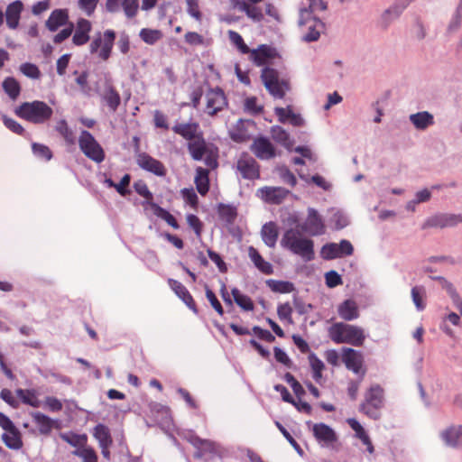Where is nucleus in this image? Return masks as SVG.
Masks as SVG:
<instances>
[{
    "label": "nucleus",
    "instance_id": "1",
    "mask_svg": "<svg viewBox=\"0 0 462 462\" xmlns=\"http://www.w3.org/2000/svg\"><path fill=\"white\" fill-rule=\"evenodd\" d=\"M301 231L297 228H290L283 234L281 245L299 255L305 262H310L315 258L314 242L303 237Z\"/></svg>",
    "mask_w": 462,
    "mask_h": 462
},
{
    "label": "nucleus",
    "instance_id": "2",
    "mask_svg": "<svg viewBox=\"0 0 462 462\" xmlns=\"http://www.w3.org/2000/svg\"><path fill=\"white\" fill-rule=\"evenodd\" d=\"M328 337L336 344L363 346L365 335L362 328L344 322H337L328 328Z\"/></svg>",
    "mask_w": 462,
    "mask_h": 462
},
{
    "label": "nucleus",
    "instance_id": "3",
    "mask_svg": "<svg viewBox=\"0 0 462 462\" xmlns=\"http://www.w3.org/2000/svg\"><path fill=\"white\" fill-rule=\"evenodd\" d=\"M17 116L34 125H44L50 121L53 109L44 101L23 102L14 110Z\"/></svg>",
    "mask_w": 462,
    "mask_h": 462
},
{
    "label": "nucleus",
    "instance_id": "4",
    "mask_svg": "<svg viewBox=\"0 0 462 462\" xmlns=\"http://www.w3.org/2000/svg\"><path fill=\"white\" fill-rule=\"evenodd\" d=\"M261 81L267 92L275 99H282L291 90L289 79L280 76L277 69L264 67L261 71Z\"/></svg>",
    "mask_w": 462,
    "mask_h": 462
},
{
    "label": "nucleus",
    "instance_id": "5",
    "mask_svg": "<svg viewBox=\"0 0 462 462\" xmlns=\"http://www.w3.org/2000/svg\"><path fill=\"white\" fill-rule=\"evenodd\" d=\"M116 38V33L112 29H107L103 32H96L89 44V52L92 55H97L103 61L108 60L112 54Z\"/></svg>",
    "mask_w": 462,
    "mask_h": 462
},
{
    "label": "nucleus",
    "instance_id": "6",
    "mask_svg": "<svg viewBox=\"0 0 462 462\" xmlns=\"http://www.w3.org/2000/svg\"><path fill=\"white\" fill-rule=\"evenodd\" d=\"M383 389L377 383L371 385L365 394L359 411L373 420L380 418V410L383 407Z\"/></svg>",
    "mask_w": 462,
    "mask_h": 462
},
{
    "label": "nucleus",
    "instance_id": "7",
    "mask_svg": "<svg viewBox=\"0 0 462 462\" xmlns=\"http://www.w3.org/2000/svg\"><path fill=\"white\" fill-rule=\"evenodd\" d=\"M79 146L84 155L93 162L100 163L105 160L103 148L88 131H81L79 137Z\"/></svg>",
    "mask_w": 462,
    "mask_h": 462
},
{
    "label": "nucleus",
    "instance_id": "8",
    "mask_svg": "<svg viewBox=\"0 0 462 462\" xmlns=\"http://www.w3.org/2000/svg\"><path fill=\"white\" fill-rule=\"evenodd\" d=\"M342 361L348 370L359 374L361 380L364 378L366 369L364 367V356L360 351L344 347L342 349Z\"/></svg>",
    "mask_w": 462,
    "mask_h": 462
},
{
    "label": "nucleus",
    "instance_id": "9",
    "mask_svg": "<svg viewBox=\"0 0 462 462\" xmlns=\"http://www.w3.org/2000/svg\"><path fill=\"white\" fill-rule=\"evenodd\" d=\"M106 9L111 14L123 12L127 19H133L138 14L139 2L138 0H106Z\"/></svg>",
    "mask_w": 462,
    "mask_h": 462
},
{
    "label": "nucleus",
    "instance_id": "10",
    "mask_svg": "<svg viewBox=\"0 0 462 462\" xmlns=\"http://www.w3.org/2000/svg\"><path fill=\"white\" fill-rule=\"evenodd\" d=\"M236 170L244 179L254 180L260 178V165L247 153H243L237 160Z\"/></svg>",
    "mask_w": 462,
    "mask_h": 462
},
{
    "label": "nucleus",
    "instance_id": "11",
    "mask_svg": "<svg viewBox=\"0 0 462 462\" xmlns=\"http://www.w3.org/2000/svg\"><path fill=\"white\" fill-rule=\"evenodd\" d=\"M298 228L303 233L312 236L323 235L325 233V225L314 208H309L306 220L298 226Z\"/></svg>",
    "mask_w": 462,
    "mask_h": 462
},
{
    "label": "nucleus",
    "instance_id": "12",
    "mask_svg": "<svg viewBox=\"0 0 462 462\" xmlns=\"http://www.w3.org/2000/svg\"><path fill=\"white\" fill-rule=\"evenodd\" d=\"M462 223V216L459 214L439 213L428 217L422 225V228H445L452 227Z\"/></svg>",
    "mask_w": 462,
    "mask_h": 462
},
{
    "label": "nucleus",
    "instance_id": "13",
    "mask_svg": "<svg viewBox=\"0 0 462 462\" xmlns=\"http://www.w3.org/2000/svg\"><path fill=\"white\" fill-rule=\"evenodd\" d=\"M206 113L213 116L227 106V100L224 91L219 88H211L206 95Z\"/></svg>",
    "mask_w": 462,
    "mask_h": 462
},
{
    "label": "nucleus",
    "instance_id": "14",
    "mask_svg": "<svg viewBox=\"0 0 462 462\" xmlns=\"http://www.w3.org/2000/svg\"><path fill=\"white\" fill-rule=\"evenodd\" d=\"M250 150L260 160H271L277 155L274 145L264 136L254 138Z\"/></svg>",
    "mask_w": 462,
    "mask_h": 462
},
{
    "label": "nucleus",
    "instance_id": "15",
    "mask_svg": "<svg viewBox=\"0 0 462 462\" xmlns=\"http://www.w3.org/2000/svg\"><path fill=\"white\" fill-rule=\"evenodd\" d=\"M248 54L250 60L253 61L256 66L266 65L278 56L276 50L267 44H261L257 49H250Z\"/></svg>",
    "mask_w": 462,
    "mask_h": 462
},
{
    "label": "nucleus",
    "instance_id": "16",
    "mask_svg": "<svg viewBox=\"0 0 462 462\" xmlns=\"http://www.w3.org/2000/svg\"><path fill=\"white\" fill-rule=\"evenodd\" d=\"M136 162L143 170L150 171L157 176L162 177L166 175L167 171L163 163L146 152L139 153L136 157Z\"/></svg>",
    "mask_w": 462,
    "mask_h": 462
},
{
    "label": "nucleus",
    "instance_id": "17",
    "mask_svg": "<svg viewBox=\"0 0 462 462\" xmlns=\"http://www.w3.org/2000/svg\"><path fill=\"white\" fill-rule=\"evenodd\" d=\"M312 431L316 439L323 446L334 448L335 443L337 442L335 430L325 423L314 424Z\"/></svg>",
    "mask_w": 462,
    "mask_h": 462
},
{
    "label": "nucleus",
    "instance_id": "18",
    "mask_svg": "<svg viewBox=\"0 0 462 462\" xmlns=\"http://www.w3.org/2000/svg\"><path fill=\"white\" fill-rule=\"evenodd\" d=\"M260 198L269 203L279 205L281 204L289 195L290 191L282 187H263L258 189Z\"/></svg>",
    "mask_w": 462,
    "mask_h": 462
},
{
    "label": "nucleus",
    "instance_id": "19",
    "mask_svg": "<svg viewBox=\"0 0 462 462\" xmlns=\"http://www.w3.org/2000/svg\"><path fill=\"white\" fill-rule=\"evenodd\" d=\"M167 282L170 288L187 305V307L194 313H198L196 302L187 288L180 282L172 278L168 279Z\"/></svg>",
    "mask_w": 462,
    "mask_h": 462
},
{
    "label": "nucleus",
    "instance_id": "20",
    "mask_svg": "<svg viewBox=\"0 0 462 462\" xmlns=\"http://www.w3.org/2000/svg\"><path fill=\"white\" fill-rule=\"evenodd\" d=\"M92 30V23L85 18H79L75 26V32L72 36V42L76 46L86 44L89 39V33Z\"/></svg>",
    "mask_w": 462,
    "mask_h": 462
},
{
    "label": "nucleus",
    "instance_id": "21",
    "mask_svg": "<svg viewBox=\"0 0 462 462\" xmlns=\"http://www.w3.org/2000/svg\"><path fill=\"white\" fill-rule=\"evenodd\" d=\"M171 129L176 134L180 135L188 142L196 139L203 134L197 122L176 124Z\"/></svg>",
    "mask_w": 462,
    "mask_h": 462
},
{
    "label": "nucleus",
    "instance_id": "22",
    "mask_svg": "<svg viewBox=\"0 0 462 462\" xmlns=\"http://www.w3.org/2000/svg\"><path fill=\"white\" fill-rule=\"evenodd\" d=\"M23 5L20 0L9 4L6 7L5 17L7 26L14 30L18 27Z\"/></svg>",
    "mask_w": 462,
    "mask_h": 462
},
{
    "label": "nucleus",
    "instance_id": "23",
    "mask_svg": "<svg viewBox=\"0 0 462 462\" xmlns=\"http://www.w3.org/2000/svg\"><path fill=\"white\" fill-rule=\"evenodd\" d=\"M69 22V12L67 9H55L53 10L48 20L46 21V27L51 32L57 31L60 27L66 25Z\"/></svg>",
    "mask_w": 462,
    "mask_h": 462
},
{
    "label": "nucleus",
    "instance_id": "24",
    "mask_svg": "<svg viewBox=\"0 0 462 462\" xmlns=\"http://www.w3.org/2000/svg\"><path fill=\"white\" fill-rule=\"evenodd\" d=\"M187 148L191 158L195 161L202 160L208 150L203 134L188 142Z\"/></svg>",
    "mask_w": 462,
    "mask_h": 462
},
{
    "label": "nucleus",
    "instance_id": "25",
    "mask_svg": "<svg viewBox=\"0 0 462 462\" xmlns=\"http://www.w3.org/2000/svg\"><path fill=\"white\" fill-rule=\"evenodd\" d=\"M346 423L349 425V427L355 431V437L361 440V442L366 446V450L373 454L374 452V448L373 446V443L363 428V426L354 418H349L346 420Z\"/></svg>",
    "mask_w": 462,
    "mask_h": 462
},
{
    "label": "nucleus",
    "instance_id": "26",
    "mask_svg": "<svg viewBox=\"0 0 462 462\" xmlns=\"http://www.w3.org/2000/svg\"><path fill=\"white\" fill-rule=\"evenodd\" d=\"M444 442L453 448H462V426H452L441 432Z\"/></svg>",
    "mask_w": 462,
    "mask_h": 462
},
{
    "label": "nucleus",
    "instance_id": "27",
    "mask_svg": "<svg viewBox=\"0 0 462 462\" xmlns=\"http://www.w3.org/2000/svg\"><path fill=\"white\" fill-rule=\"evenodd\" d=\"M102 99L111 112H116L121 104L120 94L112 84H106Z\"/></svg>",
    "mask_w": 462,
    "mask_h": 462
},
{
    "label": "nucleus",
    "instance_id": "28",
    "mask_svg": "<svg viewBox=\"0 0 462 462\" xmlns=\"http://www.w3.org/2000/svg\"><path fill=\"white\" fill-rule=\"evenodd\" d=\"M33 422L38 427L39 432L42 435H49L54 427H57V421L49 416L36 411L32 413Z\"/></svg>",
    "mask_w": 462,
    "mask_h": 462
},
{
    "label": "nucleus",
    "instance_id": "29",
    "mask_svg": "<svg viewBox=\"0 0 462 462\" xmlns=\"http://www.w3.org/2000/svg\"><path fill=\"white\" fill-rule=\"evenodd\" d=\"M275 115L278 116L279 122L284 124L287 121L294 126H301L304 124V120L300 115L293 113L291 106L286 108L284 107H275L274 109Z\"/></svg>",
    "mask_w": 462,
    "mask_h": 462
},
{
    "label": "nucleus",
    "instance_id": "30",
    "mask_svg": "<svg viewBox=\"0 0 462 462\" xmlns=\"http://www.w3.org/2000/svg\"><path fill=\"white\" fill-rule=\"evenodd\" d=\"M339 317L346 321H351L359 317L356 303L352 300H344L337 308Z\"/></svg>",
    "mask_w": 462,
    "mask_h": 462
},
{
    "label": "nucleus",
    "instance_id": "31",
    "mask_svg": "<svg viewBox=\"0 0 462 462\" xmlns=\"http://www.w3.org/2000/svg\"><path fill=\"white\" fill-rule=\"evenodd\" d=\"M2 440L10 449L18 450L23 447L22 436L19 430L13 426L2 435Z\"/></svg>",
    "mask_w": 462,
    "mask_h": 462
},
{
    "label": "nucleus",
    "instance_id": "32",
    "mask_svg": "<svg viewBox=\"0 0 462 462\" xmlns=\"http://www.w3.org/2000/svg\"><path fill=\"white\" fill-rule=\"evenodd\" d=\"M272 138L287 150L291 151L293 147L294 141L291 138L289 133L280 125L271 127Z\"/></svg>",
    "mask_w": 462,
    "mask_h": 462
},
{
    "label": "nucleus",
    "instance_id": "33",
    "mask_svg": "<svg viewBox=\"0 0 462 462\" xmlns=\"http://www.w3.org/2000/svg\"><path fill=\"white\" fill-rule=\"evenodd\" d=\"M261 235L264 244L267 246L273 248L276 245L279 235L276 223L271 221L264 224L262 227Z\"/></svg>",
    "mask_w": 462,
    "mask_h": 462
},
{
    "label": "nucleus",
    "instance_id": "34",
    "mask_svg": "<svg viewBox=\"0 0 462 462\" xmlns=\"http://www.w3.org/2000/svg\"><path fill=\"white\" fill-rule=\"evenodd\" d=\"M148 207H150L152 213L156 217L164 220L169 226H171L174 229H178L180 227L174 216L171 215L168 210H166L163 208H162L161 206H159L157 203H155L153 201H149Z\"/></svg>",
    "mask_w": 462,
    "mask_h": 462
},
{
    "label": "nucleus",
    "instance_id": "35",
    "mask_svg": "<svg viewBox=\"0 0 462 462\" xmlns=\"http://www.w3.org/2000/svg\"><path fill=\"white\" fill-rule=\"evenodd\" d=\"M208 174L209 171L208 169L202 167L196 169L195 184L198 192L202 196H205L209 189Z\"/></svg>",
    "mask_w": 462,
    "mask_h": 462
},
{
    "label": "nucleus",
    "instance_id": "36",
    "mask_svg": "<svg viewBox=\"0 0 462 462\" xmlns=\"http://www.w3.org/2000/svg\"><path fill=\"white\" fill-rule=\"evenodd\" d=\"M249 256L260 272L268 275L273 273V265L269 262H266L259 252L252 246L249 248Z\"/></svg>",
    "mask_w": 462,
    "mask_h": 462
},
{
    "label": "nucleus",
    "instance_id": "37",
    "mask_svg": "<svg viewBox=\"0 0 462 462\" xmlns=\"http://www.w3.org/2000/svg\"><path fill=\"white\" fill-rule=\"evenodd\" d=\"M305 23L302 26H307L309 32L304 35L303 39L306 42H315L319 38V31L317 29L319 26H323L320 20L311 19V17H304Z\"/></svg>",
    "mask_w": 462,
    "mask_h": 462
},
{
    "label": "nucleus",
    "instance_id": "38",
    "mask_svg": "<svg viewBox=\"0 0 462 462\" xmlns=\"http://www.w3.org/2000/svg\"><path fill=\"white\" fill-rule=\"evenodd\" d=\"M410 120L420 130H424L434 124L432 115L426 111L411 115Z\"/></svg>",
    "mask_w": 462,
    "mask_h": 462
},
{
    "label": "nucleus",
    "instance_id": "39",
    "mask_svg": "<svg viewBox=\"0 0 462 462\" xmlns=\"http://www.w3.org/2000/svg\"><path fill=\"white\" fill-rule=\"evenodd\" d=\"M308 8L300 9L299 25H303L305 23L304 17H310L311 14L316 11H324L327 9V3L323 0H309Z\"/></svg>",
    "mask_w": 462,
    "mask_h": 462
},
{
    "label": "nucleus",
    "instance_id": "40",
    "mask_svg": "<svg viewBox=\"0 0 462 462\" xmlns=\"http://www.w3.org/2000/svg\"><path fill=\"white\" fill-rule=\"evenodd\" d=\"M55 130L68 145H74L76 143V136L65 119H60L57 122Z\"/></svg>",
    "mask_w": 462,
    "mask_h": 462
},
{
    "label": "nucleus",
    "instance_id": "41",
    "mask_svg": "<svg viewBox=\"0 0 462 462\" xmlns=\"http://www.w3.org/2000/svg\"><path fill=\"white\" fill-rule=\"evenodd\" d=\"M94 437L98 440L101 448L109 447L112 444V438L108 427L104 424H97L94 428Z\"/></svg>",
    "mask_w": 462,
    "mask_h": 462
},
{
    "label": "nucleus",
    "instance_id": "42",
    "mask_svg": "<svg viewBox=\"0 0 462 462\" xmlns=\"http://www.w3.org/2000/svg\"><path fill=\"white\" fill-rule=\"evenodd\" d=\"M256 4H249L241 2L238 4L239 10L245 12L246 15L254 22H261L263 19L262 9L255 5Z\"/></svg>",
    "mask_w": 462,
    "mask_h": 462
},
{
    "label": "nucleus",
    "instance_id": "43",
    "mask_svg": "<svg viewBox=\"0 0 462 462\" xmlns=\"http://www.w3.org/2000/svg\"><path fill=\"white\" fill-rule=\"evenodd\" d=\"M139 37L146 44L153 45L163 38V33L158 29L143 28Z\"/></svg>",
    "mask_w": 462,
    "mask_h": 462
},
{
    "label": "nucleus",
    "instance_id": "44",
    "mask_svg": "<svg viewBox=\"0 0 462 462\" xmlns=\"http://www.w3.org/2000/svg\"><path fill=\"white\" fill-rule=\"evenodd\" d=\"M266 285L272 291L277 293H290L295 290L293 283L288 281L270 279L266 281Z\"/></svg>",
    "mask_w": 462,
    "mask_h": 462
},
{
    "label": "nucleus",
    "instance_id": "45",
    "mask_svg": "<svg viewBox=\"0 0 462 462\" xmlns=\"http://www.w3.org/2000/svg\"><path fill=\"white\" fill-rule=\"evenodd\" d=\"M411 296L412 301L419 311H422L426 308V290L423 286H414L411 288Z\"/></svg>",
    "mask_w": 462,
    "mask_h": 462
},
{
    "label": "nucleus",
    "instance_id": "46",
    "mask_svg": "<svg viewBox=\"0 0 462 462\" xmlns=\"http://www.w3.org/2000/svg\"><path fill=\"white\" fill-rule=\"evenodd\" d=\"M2 86L4 91L8 95V97L11 99L15 100L19 97L21 92V86L14 78L7 77L3 81Z\"/></svg>",
    "mask_w": 462,
    "mask_h": 462
},
{
    "label": "nucleus",
    "instance_id": "47",
    "mask_svg": "<svg viewBox=\"0 0 462 462\" xmlns=\"http://www.w3.org/2000/svg\"><path fill=\"white\" fill-rule=\"evenodd\" d=\"M235 302L244 310L250 311L254 308V302L250 297L241 293L237 288H233L231 291Z\"/></svg>",
    "mask_w": 462,
    "mask_h": 462
},
{
    "label": "nucleus",
    "instance_id": "48",
    "mask_svg": "<svg viewBox=\"0 0 462 462\" xmlns=\"http://www.w3.org/2000/svg\"><path fill=\"white\" fill-rule=\"evenodd\" d=\"M60 438L65 442L73 447H79V448L85 447L88 440L87 435H79L72 432L60 434Z\"/></svg>",
    "mask_w": 462,
    "mask_h": 462
},
{
    "label": "nucleus",
    "instance_id": "49",
    "mask_svg": "<svg viewBox=\"0 0 462 462\" xmlns=\"http://www.w3.org/2000/svg\"><path fill=\"white\" fill-rule=\"evenodd\" d=\"M76 457H81L82 462H97V455L91 447H83L77 448L72 452Z\"/></svg>",
    "mask_w": 462,
    "mask_h": 462
},
{
    "label": "nucleus",
    "instance_id": "50",
    "mask_svg": "<svg viewBox=\"0 0 462 462\" xmlns=\"http://www.w3.org/2000/svg\"><path fill=\"white\" fill-rule=\"evenodd\" d=\"M245 111L250 115H259L263 112V106L258 104L256 97H246L244 101Z\"/></svg>",
    "mask_w": 462,
    "mask_h": 462
},
{
    "label": "nucleus",
    "instance_id": "51",
    "mask_svg": "<svg viewBox=\"0 0 462 462\" xmlns=\"http://www.w3.org/2000/svg\"><path fill=\"white\" fill-rule=\"evenodd\" d=\"M228 37L230 42L236 46L241 53H249L250 48L245 44L243 37L238 32L235 31H228Z\"/></svg>",
    "mask_w": 462,
    "mask_h": 462
},
{
    "label": "nucleus",
    "instance_id": "52",
    "mask_svg": "<svg viewBox=\"0 0 462 462\" xmlns=\"http://www.w3.org/2000/svg\"><path fill=\"white\" fill-rule=\"evenodd\" d=\"M32 152L35 156L46 161H50L52 158V152L51 149L44 144L33 143L32 144Z\"/></svg>",
    "mask_w": 462,
    "mask_h": 462
},
{
    "label": "nucleus",
    "instance_id": "53",
    "mask_svg": "<svg viewBox=\"0 0 462 462\" xmlns=\"http://www.w3.org/2000/svg\"><path fill=\"white\" fill-rule=\"evenodd\" d=\"M321 254L322 257L327 260L341 257L336 243H329L323 245L321 249Z\"/></svg>",
    "mask_w": 462,
    "mask_h": 462
},
{
    "label": "nucleus",
    "instance_id": "54",
    "mask_svg": "<svg viewBox=\"0 0 462 462\" xmlns=\"http://www.w3.org/2000/svg\"><path fill=\"white\" fill-rule=\"evenodd\" d=\"M21 72L28 78L39 79L41 77V71L39 68L32 63H23L20 66Z\"/></svg>",
    "mask_w": 462,
    "mask_h": 462
},
{
    "label": "nucleus",
    "instance_id": "55",
    "mask_svg": "<svg viewBox=\"0 0 462 462\" xmlns=\"http://www.w3.org/2000/svg\"><path fill=\"white\" fill-rule=\"evenodd\" d=\"M218 213L221 218L225 219L226 221L231 223L235 220L236 217V208L229 205H220L218 207Z\"/></svg>",
    "mask_w": 462,
    "mask_h": 462
},
{
    "label": "nucleus",
    "instance_id": "56",
    "mask_svg": "<svg viewBox=\"0 0 462 462\" xmlns=\"http://www.w3.org/2000/svg\"><path fill=\"white\" fill-rule=\"evenodd\" d=\"M185 2L188 14L197 21H201L202 14L199 10V0H185Z\"/></svg>",
    "mask_w": 462,
    "mask_h": 462
},
{
    "label": "nucleus",
    "instance_id": "57",
    "mask_svg": "<svg viewBox=\"0 0 462 462\" xmlns=\"http://www.w3.org/2000/svg\"><path fill=\"white\" fill-rule=\"evenodd\" d=\"M135 191L143 197L146 201L143 204L144 207L145 205L148 206L149 201H153V196L152 193L149 190L147 185L144 182H137L134 184Z\"/></svg>",
    "mask_w": 462,
    "mask_h": 462
},
{
    "label": "nucleus",
    "instance_id": "58",
    "mask_svg": "<svg viewBox=\"0 0 462 462\" xmlns=\"http://www.w3.org/2000/svg\"><path fill=\"white\" fill-rule=\"evenodd\" d=\"M4 125L14 134L23 135L25 133L24 128L14 119L3 116Z\"/></svg>",
    "mask_w": 462,
    "mask_h": 462
},
{
    "label": "nucleus",
    "instance_id": "59",
    "mask_svg": "<svg viewBox=\"0 0 462 462\" xmlns=\"http://www.w3.org/2000/svg\"><path fill=\"white\" fill-rule=\"evenodd\" d=\"M187 223L194 230L196 236L200 237L203 229V224L200 219L196 215L189 214L187 216Z\"/></svg>",
    "mask_w": 462,
    "mask_h": 462
},
{
    "label": "nucleus",
    "instance_id": "60",
    "mask_svg": "<svg viewBox=\"0 0 462 462\" xmlns=\"http://www.w3.org/2000/svg\"><path fill=\"white\" fill-rule=\"evenodd\" d=\"M206 297L208 300L210 302L212 308L220 315L222 316L224 314V310L217 300L216 294L208 287H206Z\"/></svg>",
    "mask_w": 462,
    "mask_h": 462
},
{
    "label": "nucleus",
    "instance_id": "61",
    "mask_svg": "<svg viewBox=\"0 0 462 462\" xmlns=\"http://www.w3.org/2000/svg\"><path fill=\"white\" fill-rule=\"evenodd\" d=\"M280 177L282 180V181L288 185H290L291 188L296 186L297 184V179L295 175L286 167H282L279 170Z\"/></svg>",
    "mask_w": 462,
    "mask_h": 462
},
{
    "label": "nucleus",
    "instance_id": "62",
    "mask_svg": "<svg viewBox=\"0 0 462 462\" xmlns=\"http://www.w3.org/2000/svg\"><path fill=\"white\" fill-rule=\"evenodd\" d=\"M17 395L22 399L23 402L32 407H38V401L34 400L35 396L30 392L23 389L16 390Z\"/></svg>",
    "mask_w": 462,
    "mask_h": 462
},
{
    "label": "nucleus",
    "instance_id": "63",
    "mask_svg": "<svg viewBox=\"0 0 462 462\" xmlns=\"http://www.w3.org/2000/svg\"><path fill=\"white\" fill-rule=\"evenodd\" d=\"M97 3L98 0H79V6L88 16H91L97 8Z\"/></svg>",
    "mask_w": 462,
    "mask_h": 462
},
{
    "label": "nucleus",
    "instance_id": "64",
    "mask_svg": "<svg viewBox=\"0 0 462 462\" xmlns=\"http://www.w3.org/2000/svg\"><path fill=\"white\" fill-rule=\"evenodd\" d=\"M230 137L236 143H244L250 139V134L245 130H242L237 125L236 129L230 132Z\"/></svg>",
    "mask_w": 462,
    "mask_h": 462
}]
</instances>
